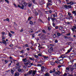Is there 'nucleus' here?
Here are the masks:
<instances>
[{
  "mask_svg": "<svg viewBox=\"0 0 76 76\" xmlns=\"http://www.w3.org/2000/svg\"><path fill=\"white\" fill-rule=\"evenodd\" d=\"M76 12V11H73L72 12V13H73V14H75V13Z\"/></svg>",
  "mask_w": 76,
  "mask_h": 76,
  "instance_id": "nucleus-60",
  "label": "nucleus"
},
{
  "mask_svg": "<svg viewBox=\"0 0 76 76\" xmlns=\"http://www.w3.org/2000/svg\"><path fill=\"white\" fill-rule=\"evenodd\" d=\"M51 28H50V27H48V31H51Z\"/></svg>",
  "mask_w": 76,
  "mask_h": 76,
  "instance_id": "nucleus-42",
  "label": "nucleus"
},
{
  "mask_svg": "<svg viewBox=\"0 0 76 76\" xmlns=\"http://www.w3.org/2000/svg\"><path fill=\"white\" fill-rule=\"evenodd\" d=\"M58 75V72H55V73L53 74V75L54 76H57V75Z\"/></svg>",
  "mask_w": 76,
  "mask_h": 76,
  "instance_id": "nucleus-15",
  "label": "nucleus"
},
{
  "mask_svg": "<svg viewBox=\"0 0 76 76\" xmlns=\"http://www.w3.org/2000/svg\"><path fill=\"white\" fill-rule=\"evenodd\" d=\"M64 7H65V8H66V9H67V8L68 7V5L66 6V5H65Z\"/></svg>",
  "mask_w": 76,
  "mask_h": 76,
  "instance_id": "nucleus-46",
  "label": "nucleus"
},
{
  "mask_svg": "<svg viewBox=\"0 0 76 76\" xmlns=\"http://www.w3.org/2000/svg\"><path fill=\"white\" fill-rule=\"evenodd\" d=\"M37 72V71L35 70L33 72L32 75H35V73Z\"/></svg>",
  "mask_w": 76,
  "mask_h": 76,
  "instance_id": "nucleus-17",
  "label": "nucleus"
},
{
  "mask_svg": "<svg viewBox=\"0 0 76 76\" xmlns=\"http://www.w3.org/2000/svg\"><path fill=\"white\" fill-rule=\"evenodd\" d=\"M32 71H29V73H30V74H31L32 73Z\"/></svg>",
  "mask_w": 76,
  "mask_h": 76,
  "instance_id": "nucleus-61",
  "label": "nucleus"
},
{
  "mask_svg": "<svg viewBox=\"0 0 76 76\" xmlns=\"http://www.w3.org/2000/svg\"><path fill=\"white\" fill-rule=\"evenodd\" d=\"M40 38L42 39H44L45 38V37H44V35H42L40 37Z\"/></svg>",
  "mask_w": 76,
  "mask_h": 76,
  "instance_id": "nucleus-14",
  "label": "nucleus"
},
{
  "mask_svg": "<svg viewBox=\"0 0 76 76\" xmlns=\"http://www.w3.org/2000/svg\"><path fill=\"white\" fill-rule=\"evenodd\" d=\"M10 37H12V34H11L10 32L8 33Z\"/></svg>",
  "mask_w": 76,
  "mask_h": 76,
  "instance_id": "nucleus-34",
  "label": "nucleus"
},
{
  "mask_svg": "<svg viewBox=\"0 0 76 76\" xmlns=\"http://www.w3.org/2000/svg\"><path fill=\"white\" fill-rule=\"evenodd\" d=\"M51 17L50 18V19H51L52 18V16H53L54 18H55V17H57V12H55V13L52 15H51Z\"/></svg>",
  "mask_w": 76,
  "mask_h": 76,
  "instance_id": "nucleus-1",
  "label": "nucleus"
},
{
  "mask_svg": "<svg viewBox=\"0 0 76 76\" xmlns=\"http://www.w3.org/2000/svg\"><path fill=\"white\" fill-rule=\"evenodd\" d=\"M69 40L71 41H73V38H69Z\"/></svg>",
  "mask_w": 76,
  "mask_h": 76,
  "instance_id": "nucleus-29",
  "label": "nucleus"
},
{
  "mask_svg": "<svg viewBox=\"0 0 76 76\" xmlns=\"http://www.w3.org/2000/svg\"><path fill=\"white\" fill-rule=\"evenodd\" d=\"M55 63H57V64H58V61H55Z\"/></svg>",
  "mask_w": 76,
  "mask_h": 76,
  "instance_id": "nucleus-63",
  "label": "nucleus"
},
{
  "mask_svg": "<svg viewBox=\"0 0 76 76\" xmlns=\"http://www.w3.org/2000/svg\"><path fill=\"white\" fill-rule=\"evenodd\" d=\"M32 16H31V17H29L28 18V20H31V19L32 18Z\"/></svg>",
  "mask_w": 76,
  "mask_h": 76,
  "instance_id": "nucleus-24",
  "label": "nucleus"
},
{
  "mask_svg": "<svg viewBox=\"0 0 76 76\" xmlns=\"http://www.w3.org/2000/svg\"><path fill=\"white\" fill-rule=\"evenodd\" d=\"M25 46L26 47H29V46H28V44H26L25 45Z\"/></svg>",
  "mask_w": 76,
  "mask_h": 76,
  "instance_id": "nucleus-41",
  "label": "nucleus"
},
{
  "mask_svg": "<svg viewBox=\"0 0 76 76\" xmlns=\"http://www.w3.org/2000/svg\"><path fill=\"white\" fill-rule=\"evenodd\" d=\"M11 73H12V74L13 75L14 74V71H13V69H12L11 70Z\"/></svg>",
  "mask_w": 76,
  "mask_h": 76,
  "instance_id": "nucleus-20",
  "label": "nucleus"
},
{
  "mask_svg": "<svg viewBox=\"0 0 76 76\" xmlns=\"http://www.w3.org/2000/svg\"><path fill=\"white\" fill-rule=\"evenodd\" d=\"M64 56V54H63L62 55H61L60 58H63V56Z\"/></svg>",
  "mask_w": 76,
  "mask_h": 76,
  "instance_id": "nucleus-39",
  "label": "nucleus"
},
{
  "mask_svg": "<svg viewBox=\"0 0 76 76\" xmlns=\"http://www.w3.org/2000/svg\"><path fill=\"white\" fill-rule=\"evenodd\" d=\"M18 7H19V8H20L21 9H22L23 10L24 9V5H22V7L20 6V5H18Z\"/></svg>",
  "mask_w": 76,
  "mask_h": 76,
  "instance_id": "nucleus-6",
  "label": "nucleus"
},
{
  "mask_svg": "<svg viewBox=\"0 0 76 76\" xmlns=\"http://www.w3.org/2000/svg\"><path fill=\"white\" fill-rule=\"evenodd\" d=\"M2 36V39H5V38L6 37H4V34H5V32H2L1 33Z\"/></svg>",
  "mask_w": 76,
  "mask_h": 76,
  "instance_id": "nucleus-3",
  "label": "nucleus"
},
{
  "mask_svg": "<svg viewBox=\"0 0 76 76\" xmlns=\"http://www.w3.org/2000/svg\"><path fill=\"white\" fill-rule=\"evenodd\" d=\"M55 43H57L58 42V41H57V39H56L55 41Z\"/></svg>",
  "mask_w": 76,
  "mask_h": 76,
  "instance_id": "nucleus-59",
  "label": "nucleus"
},
{
  "mask_svg": "<svg viewBox=\"0 0 76 76\" xmlns=\"http://www.w3.org/2000/svg\"><path fill=\"white\" fill-rule=\"evenodd\" d=\"M72 30L73 32H74L75 31V28H72Z\"/></svg>",
  "mask_w": 76,
  "mask_h": 76,
  "instance_id": "nucleus-50",
  "label": "nucleus"
},
{
  "mask_svg": "<svg viewBox=\"0 0 76 76\" xmlns=\"http://www.w3.org/2000/svg\"><path fill=\"white\" fill-rule=\"evenodd\" d=\"M67 74H69V73H64L63 75V76H67Z\"/></svg>",
  "mask_w": 76,
  "mask_h": 76,
  "instance_id": "nucleus-33",
  "label": "nucleus"
},
{
  "mask_svg": "<svg viewBox=\"0 0 76 76\" xmlns=\"http://www.w3.org/2000/svg\"><path fill=\"white\" fill-rule=\"evenodd\" d=\"M2 42H0V44H1V43H3V44H4V45H6L7 44V43L6 42V41H5V40H4L3 39H2Z\"/></svg>",
  "mask_w": 76,
  "mask_h": 76,
  "instance_id": "nucleus-5",
  "label": "nucleus"
},
{
  "mask_svg": "<svg viewBox=\"0 0 76 76\" xmlns=\"http://www.w3.org/2000/svg\"><path fill=\"white\" fill-rule=\"evenodd\" d=\"M58 76H60V71H58Z\"/></svg>",
  "mask_w": 76,
  "mask_h": 76,
  "instance_id": "nucleus-37",
  "label": "nucleus"
},
{
  "mask_svg": "<svg viewBox=\"0 0 76 76\" xmlns=\"http://www.w3.org/2000/svg\"><path fill=\"white\" fill-rule=\"evenodd\" d=\"M59 15L60 18H62L63 17V14L61 13L59 14Z\"/></svg>",
  "mask_w": 76,
  "mask_h": 76,
  "instance_id": "nucleus-22",
  "label": "nucleus"
},
{
  "mask_svg": "<svg viewBox=\"0 0 76 76\" xmlns=\"http://www.w3.org/2000/svg\"><path fill=\"white\" fill-rule=\"evenodd\" d=\"M70 50H67V52H66L65 53V54H67L68 53H69L70 52Z\"/></svg>",
  "mask_w": 76,
  "mask_h": 76,
  "instance_id": "nucleus-19",
  "label": "nucleus"
},
{
  "mask_svg": "<svg viewBox=\"0 0 76 76\" xmlns=\"http://www.w3.org/2000/svg\"><path fill=\"white\" fill-rule=\"evenodd\" d=\"M28 60L29 61V60L28 59V60L26 59V58H25L24 59H23V61L24 63H26V62H27Z\"/></svg>",
  "mask_w": 76,
  "mask_h": 76,
  "instance_id": "nucleus-8",
  "label": "nucleus"
},
{
  "mask_svg": "<svg viewBox=\"0 0 76 76\" xmlns=\"http://www.w3.org/2000/svg\"><path fill=\"white\" fill-rule=\"evenodd\" d=\"M55 63L53 62H50V64L51 65H52V66H53V65Z\"/></svg>",
  "mask_w": 76,
  "mask_h": 76,
  "instance_id": "nucleus-23",
  "label": "nucleus"
},
{
  "mask_svg": "<svg viewBox=\"0 0 76 76\" xmlns=\"http://www.w3.org/2000/svg\"><path fill=\"white\" fill-rule=\"evenodd\" d=\"M58 2L59 3H61V0H58Z\"/></svg>",
  "mask_w": 76,
  "mask_h": 76,
  "instance_id": "nucleus-64",
  "label": "nucleus"
},
{
  "mask_svg": "<svg viewBox=\"0 0 76 76\" xmlns=\"http://www.w3.org/2000/svg\"><path fill=\"white\" fill-rule=\"evenodd\" d=\"M32 1L34 4H36V2H35V0H31Z\"/></svg>",
  "mask_w": 76,
  "mask_h": 76,
  "instance_id": "nucleus-30",
  "label": "nucleus"
},
{
  "mask_svg": "<svg viewBox=\"0 0 76 76\" xmlns=\"http://www.w3.org/2000/svg\"><path fill=\"white\" fill-rule=\"evenodd\" d=\"M57 35H58V37H60L61 35V34L59 33H57Z\"/></svg>",
  "mask_w": 76,
  "mask_h": 76,
  "instance_id": "nucleus-31",
  "label": "nucleus"
},
{
  "mask_svg": "<svg viewBox=\"0 0 76 76\" xmlns=\"http://www.w3.org/2000/svg\"><path fill=\"white\" fill-rule=\"evenodd\" d=\"M33 22H32V21H31V20H30V25H33Z\"/></svg>",
  "mask_w": 76,
  "mask_h": 76,
  "instance_id": "nucleus-25",
  "label": "nucleus"
},
{
  "mask_svg": "<svg viewBox=\"0 0 76 76\" xmlns=\"http://www.w3.org/2000/svg\"><path fill=\"white\" fill-rule=\"evenodd\" d=\"M51 19L52 20L53 23L55 22V21H54V20H55V21H57V19L55 18H54H54H52Z\"/></svg>",
  "mask_w": 76,
  "mask_h": 76,
  "instance_id": "nucleus-11",
  "label": "nucleus"
},
{
  "mask_svg": "<svg viewBox=\"0 0 76 76\" xmlns=\"http://www.w3.org/2000/svg\"><path fill=\"white\" fill-rule=\"evenodd\" d=\"M76 4V2H72V1H70V2H67V4L68 5H69V4H71V5H73V4Z\"/></svg>",
  "mask_w": 76,
  "mask_h": 76,
  "instance_id": "nucleus-2",
  "label": "nucleus"
},
{
  "mask_svg": "<svg viewBox=\"0 0 76 76\" xmlns=\"http://www.w3.org/2000/svg\"><path fill=\"white\" fill-rule=\"evenodd\" d=\"M39 1L40 3H42H42H43V0H39Z\"/></svg>",
  "mask_w": 76,
  "mask_h": 76,
  "instance_id": "nucleus-26",
  "label": "nucleus"
},
{
  "mask_svg": "<svg viewBox=\"0 0 76 76\" xmlns=\"http://www.w3.org/2000/svg\"><path fill=\"white\" fill-rule=\"evenodd\" d=\"M6 21H8V22H10V20L8 18H7L6 19Z\"/></svg>",
  "mask_w": 76,
  "mask_h": 76,
  "instance_id": "nucleus-28",
  "label": "nucleus"
},
{
  "mask_svg": "<svg viewBox=\"0 0 76 76\" xmlns=\"http://www.w3.org/2000/svg\"><path fill=\"white\" fill-rule=\"evenodd\" d=\"M48 3H51V0H48Z\"/></svg>",
  "mask_w": 76,
  "mask_h": 76,
  "instance_id": "nucleus-51",
  "label": "nucleus"
},
{
  "mask_svg": "<svg viewBox=\"0 0 76 76\" xmlns=\"http://www.w3.org/2000/svg\"><path fill=\"white\" fill-rule=\"evenodd\" d=\"M44 69H45V67L42 66L41 67V71L42 72H43Z\"/></svg>",
  "mask_w": 76,
  "mask_h": 76,
  "instance_id": "nucleus-12",
  "label": "nucleus"
},
{
  "mask_svg": "<svg viewBox=\"0 0 76 76\" xmlns=\"http://www.w3.org/2000/svg\"><path fill=\"white\" fill-rule=\"evenodd\" d=\"M29 63H30V62H29V61H28L27 62L25 63L24 64H25V65H28V64H29Z\"/></svg>",
  "mask_w": 76,
  "mask_h": 76,
  "instance_id": "nucleus-18",
  "label": "nucleus"
},
{
  "mask_svg": "<svg viewBox=\"0 0 76 76\" xmlns=\"http://www.w3.org/2000/svg\"><path fill=\"white\" fill-rule=\"evenodd\" d=\"M43 57L45 59H48V56H44Z\"/></svg>",
  "mask_w": 76,
  "mask_h": 76,
  "instance_id": "nucleus-35",
  "label": "nucleus"
},
{
  "mask_svg": "<svg viewBox=\"0 0 76 76\" xmlns=\"http://www.w3.org/2000/svg\"><path fill=\"white\" fill-rule=\"evenodd\" d=\"M73 19V17L72 16L67 17L66 18V19Z\"/></svg>",
  "mask_w": 76,
  "mask_h": 76,
  "instance_id": "nucleus-9",
  "label": "nucleus"
},
{
  "mask_svg": "<svg viewBox=\"0 0 76 76\" xmlns=\"http://www.w3.org/2000/svg\"><path fill=\"white\" fill-rule=\"evenodd\" d=\"M52 25L53 26H54H54H55V24H54V23H52Z\"/></svg>",
  "mask_w": 76,
  "mask_h": 76,
  "instance_id": "nucleus-62",
  "label": "nucleus"
},
{
  "mask_svg": "<svg viewBox=\"0 0 76 76\" xmlns=\"http://www.w3.org/2000/svg\"><path fill=\"white\" fill-rule=\"evenodd\" d=\"M67 45H70V44H72V43H71V42H68L67 43Z\"/></svg>",
  "mask_w": 76,
  "mask_h": 76,
  "instance_id": "nucleus-52",
  "label": "nucleus"
},
{
  "mask_svg": "<svg viewBox=\"0 0 76 76\" xmlns=\"http://www.w3.org/2000/svg\"><path fill=\"white\" fill-rule=\"evenodd\" d=\"M34 57H35V58H38V56L36 55H34Z\"/></svg>",
  "mask_w": 76,
  "mask_h": 76,
  "instance_id": "nucleus-36",
  "label": "nucleus"
},
{
  "mask_svg": "<svg viewBox=\"0 0 76 76\" xmlns=\"http://www.w3.org/2000/svg\"><path fill=\"white\" fill-rule=\"evenodd\" d=\"M24 4V5L25 6H26L27 5V4H28L25 2H24L23 3Z\"/></svg>",
  "mask_w": 76,
  "mask_h": 76,
  "instance_id": "nucleus-32",
  "label": "nucleus"
},
{
  "mask_svg": "<svg viewBox=\"0 0 76 76\" xmlns=\"http://www.w3.org/2000/svg\"><path fill=\"white\" fill-rule=\"evenodd\" d=\"M59 63L60 64H63V63H64V60H63V59L59 60Z\"/></svg>",
  "mask_w": 76,
  "mask_h": 76,
  "instance_id": "nucleus-4",
  "label": "nucleus"
},
{
  "mask_svg": "<svg viewBox=\"0 0 76 76\" xmlns=\"http://www.w3.org/2000/svg\"><path fill=\"white\" fill-rule=\"evenodd\" d=\"M15 76H19V72H16L15 73Z\"/></svg>",
  "mask_w": 76,
  "mask_h": 76,
  "instance_id": "nucleus-16",
  "label": "nucleus"
},
{
  "mask_svg": "<svg viewBox=\"0 0 76 76\" xmlns=\"http://www.w3.org/2000/svg\"><path fill=\"white\" fill-rule=\"evenodd\" d=\"M35 13L36 16H38V15H39L38 13V12H35Z\"/></svg>",
  "mask_w": 76,
  "mask_h": 76,
  "instance_id": "nucleus-45",
  "label": "nucleus"
},
{
  "mask_svg": "<svg viewBox=\"0 0 76 76\" xmlns=\"http://www.w3.org/2000/svg\"><path fill=\"white\" fill-rule=\"evenodd\" d=\"M56 72L55 68L53 69L52 70H50L49 72L50 73H54Z\"/></svg>",
  "mask_w": 76,
  "mask_h": 76,
  "instance_id": "nucleus-7",
  "label": "nucleus"
},
{
  "mask_svg": "<svg viewBox=\"0 0 76 76\" xmlns=\"http://www.w3.org/2000/svg\"><path fill=\"white\" fill-rule=\"evenodd\" d=\"M42 32L45 34V33H46V31H45V30L44 29H43L42 30Z\"/></svg>",
  "mask_w": 76,
  "mask_h": 76,
  "instance_id": "nucleus-27",
  "label": "nucleus"
},
{
  "mask_svg": "<svg viewBox=\"0 0 76 76\" xmlns=\"http://www.w3.org/2000/svg\"><path fill=\"white\" fill-rule=\"evenodd\" d=\"M11 32L13 34H14L15 33V32H14V31H11Z\"/></svg>",
  "mask_w": 76,
  "mask_h": 76,
  "instance_id": "nucleus-58",
  "label": "nucleus"
},
{
  "mask_svg": "<svg viewBox=\"0 0 76 76\" xmlns=\"http://www.w3.org/2000/svg\"><path fill=\"white\" fill-rule=\"evenodd\" d=\"M73 67H76V63L75 64H74V65L73 66Z\"/></svg>",
  "mask_w": 76,
  "mask_h": 76,
  "instance_id": "nucleus-57",
  "label": "nucleus"
},
{
  "mask_svg": "<svg viewBox=\"0 0 76 76\" xmlns=\"http://www.w3.org/2000/svg\"><path fill=\"white\" fill-rule=\"evenodd\" d=\"M37 66H39V67H41V66H42V65L41 64H38L37 65Z\"/></svg>",
  "mask_w": 76,
  "mask_h": 76,
  "instance_id": "nucleus-48",
  "label": "nucleus"
},
{
  "mask_svg": "<svg viewBox=\"0 0 76 76\" xmlns=\"http://www.w3.org/2000/svg\"><path fill=\"white\" fill-rule=\"evenodd\" d=\"M66 69L67 70H70V68H69V67H67L66 68Z\"/></svg>",
  "mask_w": 76,
  "mask_h": 76,
  "instance_id": "nucleus-49",
  "label": "nucleus"
},
{
  "mask_svg": "<svg viewBox=\"0 0 76 76\" xmlns=\"http://www.w3.org/2000/svg\"><path fill=\"white\" fill-rule=\"evenodd\" d=\"M45 76H50V73H48V72H47L45 75Z\"/></svg>",
  "mask_w": 76,
  "mask_h": 76,
  "instance_id": "nucleus-13",
  "label": "nucleus"
},
{
  "mask_svg": "<svg viewBox=\"0 0 76 76\" xmlns=\"http://www.w3.org/2000/svg\"><path fill=\"white\" fill-rule=\"evenodd\" d=\"M70 70L71 71H72L73 70H74V68H71Z\"/></svg>",
  "mask_w": 76,
  "mask_h": 76,
  "instance_id": "nucleus-53",
  "label": "nucleus"
},
{
  "mask_svg": "<svg viewBox=\"0 0 76 76\" xmlns=\"http://www.w3.org/2000/svg\"><path fill=\"white\" fill-rule=\"evenodd\" d=\"M6 2H7V3H9V1L8 0H4Z\"/></svg>",
  "mask_w": 76,
  "mask_h": 76,
  "instance_id": "nucleus-44",
  "label": "nucleus"
},
{
  "mask_svg": "<svg viewBox=\"0 0 76 76\" xmlns=\"http://www.w3.org/2000/svg\"><path fill=\"white\" fill-rule=\"evenodd\" d=\"M32 5V3H31V4H28V6L29 7H31V6Z\"/></svg>",
  "mask_w": 76,
  "mask_h": 76,
  "instance_id": "nucleus-38",
  "label": "nucleus"
},
{
  "mask_svg": "<svg viewBox=\"0 0 76 76\" xmlns=\"http://www.w3.org/2000/svg\"><path fill=\"white\" fill-rule=\"evenodd\" d=\"M53 50V49H52L51 50L50 49H48V52L49 54H51V53H52V51Z\"/></svg>",
  "mask_w": 76,
  "mask_h": 76,
  "instance_id": "nucleus-10",
  "label": "nucleus"
},
{
  "mask_svg": "<svg viewBox=\"0 0 76 76\" xmlns=\"http://www.w3.org/2000/svg\"><path fill=\"white\" fill-rule=\"evenodd\" d=\"M68 7H69V9H71L72 6L71 5H68Z\"/></svg>",
  "mask_w": 76,
  "mask_h": 76,
  "instance_id": "nucleus-43",
  "label": "nucleus"
},
{
  "mask_svg": "<svg viewBox=\"0 0 76 76\" xmlns=\"http://www.w3.org/2000/svg\"><path fill=\"white\" fill-rule=\"evenodd\" d=\"M66 24H69V25H70V23L69 22V21H67V22L65 23Z\"/></svg>",
  "mask_w": 76,
  "mask_h": 76,
  "instance_id": "nucleus-40",
  "label": "nucleus"
},
{
  "mask_svg": "<svg viewBox=\"0 0 76 76\" xmlns=\"http://www.w3.org/2000/svg\"><path fill=\"white\" fill-rule=\"evenodd\" d=\"M29 58L30 60H34V59L31 57H29Z\"/></svg>",
  "mask_w": 76,
  "mask_h": 76,
  "instance_id": "nucleus-47",
  "label": "nucleus"
},
{
  "mask_svg": "<svg viewBox=\"0 0 76 76\" xmlns=\"http://www.w3.org/2000/svg\"><path fill=\"white\" fill-rule=\"evenodd\" d=\"M21 70H22L21 69H19L18 70V72H21Z\"/></svg>",
  "mask_w": 76,
  "mask_h": 76,
  "instance_id": "nucleus-54",
  "label": "nucleus"
},
{
  "mask_svg": "<svg viewBox=\"0 0 76 76\" xmlns=\"http://www.w3.org/2000/svg\"><path fill=\"white\" fill-rule=\"evenodd\" d=\"M63 29V27H59V29L60 30H62V29Z\"/></svg>",
  "mask_w": 76,
  "mask_h": 76,
  "instance_id": "nucleus-55",
  "label": "nucleus"
},
{
  "mask_svg": "<svg viewBox=\"0 0 76 76\" xmlns=\"http://www.w3.org/2000/svg\"><path fill=\"white\" fill-rule=\"evenodd\" d=\"M49 4V2H48V3L47 4V5H46V7L47 8H49V7H48L49 6H50Z\"/></svg>",
  "mask_w": 76,
  "mask_h": 76,
  "instance_id": "nucleus-21",
  "label": "nucleus"
},
{
  "mask_svg": "<svg viewBox=\"0 0 76 76\" xmlns=\"http://www.w3.org/2000/svg\"><path fill=\"white\" fill-rule=\"evenodd\" d=\"M4 61L6 63H8V61H7V60H5Z\"/></svg>",
  "mask_w": 76,
  "mask_h": 76,
  "instance_id": "nucleus-56",
  "label": "nucleus"
}]
</instances>
